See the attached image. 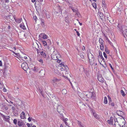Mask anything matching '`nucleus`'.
Masks as SVG:
<instances>
[{
    "mask_svg": "<svg viewBox=\"0 0 127 127\" xmlns=\"http://www.w3.org/2000/svg\"><path fill=\"white\" fill-rule=\"evenodd\" d=\"M88 56L90 64L91 65H93L95 63L94 56L90 53L88 54Z\"/></svg>",
    "mask_w": 127,
    "mask_h": 127,
    "instance_id": "nucleus-1",
    "label": "nucleus"
},
{
    "mask_svg": "<svg viewBox=\"0 0 127 127\" xmlns=\"http://www.w3.org/2000/svg\"><path fill=\"white\" fill-rule=\"evenodd\" d=\"M122 21L121 20L119 21L117 27L119 28V31L121 32V33L123 34L124 36L125 37V36L124 34V32H123V30L124 26L122 23Z\"/></svg>",
    "mask_w": 127,
    "mask_h": 127,
    "instance_id": "nucleus-2",
    "label": "nucleus"
},
{
    "mask_svg": "<svg viewBox=\"0 0 127 127\" xmlns=\"http://www.w3.org/2000/svg\"><path fill=\"white\" fill-rule=\"evenodd\" d=\"M86 95L89 98H92L93 99H94L95 98V94L93 92H87L86 93Z\"/></svg>",
    "mask_w": 127,
    "mask_h": 127,
    "instance_id": "nucleus-3",
    "label": "nucleus"
},
{
    "mask_svg": "<svg viewBox=\"0 0 127 127\" xmlns=\"http://www.w3.org/2000/svg\"><path fill=\"white\" fill-rule=\"evenodd\" d=\"M21 67L26 71H27L29 68L28 64L26 63L22 64Z\"/></svg>",
    "mask_w": 127,
    "mask_h": 127,
    "instance_id": "nucleus-4",
    "label": "nucleus"
},
{
    "mask_svg": "<svg viewBox=\"0 0 127 127\" xmlns=\"http://www.w3.org/2000/svg\"><path fill=\"white\" fill-rule=\"evenodd\" d=\"M57 111L60 114H61V112H64V107L62 105H58L57 108Z\"/></svg>",
    "mask_w": 127,
    "mask_h": 127,
    "instance_id": "nucleus-5",
    "label": "nucleus"
},
{
    "mask_svg": "<svg viewBox=\"0 0 127 127\" xmlns=\"http://www.w3.org/2000/svg\"><path fill=\"white\" fill-rule=\"evenodd\" d=\"M62 68L63 69V70H62L61 73L63 74V75H66L68 74L69 72L68 69H66V68H63V67Z\"/></svg>",
    "mask_w": 127,
    "mask_h": 127,
    "instance_id": "nucleus-6",
    "label": "nucleus"
},
{
    "mask_svg": "<svg viewBox=\"0 0 127 127\" xmlns=\"http://www.w3.org/2000/svg\"><path fill=\"white\" fill-rule=\"evenodd\" d=\"M1 116H2L4 120L7 122L8 120L9 119V116H5V115H3L2 114L0 113V114Z\"/></svg>",
    "mask_w": 127,
    "mask_h": 127,
    "instance_id": "nucleus-7",
    "label": "nucleus"
},
{
    "mask_svg": "<svg viewBox=\"0 0 127 127\" xmlns=\"http://www.w3.org/2000/svg\"><path fill=\"white\" fill-rule=\"evenodd\" d=\"M117 113L118 115L122 117H123L125 115L124 113L122 111H117Z\"/></svg>",
    "mask_w": 127,
    "mask_h": 127,
    "instance_id": "nucleus-8",
    "label": "nucleus"
},
{
    "mask_svg": "<svg viewBox=\"0 0 127 127\" xmlns=\"http://www.w3.org/2000/svg\"><path fill=\"white\" fill-rule=\"evenodd\" d=\"M97 78L99 82L102 83L103 82L104 80L101 75H98Z\"/></svg>",
    "mask_w": 127,
    "mask_h": 127,
    "instance_id": "nucleus-9",
    "label": "nucleus"
},
{
    "mask_svg": "<svg viewBox=\"0 0 127 127\" xmlns=\"http://www.w3.org/2000/svg\"><path fill=\"white\" fill-rule=\"evenodd\" d=\"M18 125L19 127L22 126L24 127V126H26L24 124V122L22 121H19L18 122Z\"/></svg>",
    "mask_w": 127,
    "mask_h": 127,
    "instance_id": "nucleus-10",
    "label": "nucleus"
},
{
    "mask_svg": "<svg viewBox=\"0 0 127 127\" xmlns=\"http://www.w3.org/2000/svg\"><path fill=\"white\" fill-rule=\"evenodd\" d=\"M59 66L60 67L63 66L64 67H63V68H66V69H68V68L67 66L66 65H64V63H61L59 65Z\"/></svg>",
    "mask_w": 127,
    "mask_h": 127,
    "instance_id": "nucleus-11",
    "label": "nucleus"
},
{
    "mask_svg": "<svg viewBox=\"0 0 127 127\" xmlns=\"http://www.w3.org/2000/svg\"><path fill=\"white\" fill-rule=\"evenodd\" d=\"M99 14L100 18L103 20L104 17V15L103 13H102L100 12Z\"/></svg>",
    "mask_w": 127,
    "mask_h": 127,
    "instance_id": "nucleus-12",
    "label": "nucleus"
},
{
    "mask_svg": "<svg viewBox=\"0 0 127 127\" xmlns=\"http://www.w3.org/2000/svg\"><path fill=\"white\" fill-rule=\"evenodd\" d=\"M59 80H59V79L56 78H54V79H53L52 80V83L53 84V85H54L56 84L55 82H56L58 81Z\"/></svg>",
    "mask_w": 127,
    "mask_h": 127,
    "instance_id": "nucleus-13",
    "label": "nucleus"
},
{
    "mask_svg": "<svg viewBox=\"0 0 127 127\" xmlns=\"http://www.w3.org/2000/svg\"><path fill=\"white\" fill-rule=\"evenodd\" d=\"M77 124L79 127H85L84 125H83L80 121H77Z\"/></svg>",
    "mask_w": 127,
    "mask_h": 127,
    "instance_id": "nucleus-14",
    "label": "nucleus"
},
{
    "mask_svg": "<svg viewBox=\"0 0 127 127\" xmlns=\"http://www.w3.org/2000/svg\"><path fill=\"white\" fill-rule=\"evenodd\" d=\"M14 19L16 22L18 23H20L22 20V19L21 18H19L17 19L15 17H14Z\"/></svg>",
    "mask_w": 127,
    "mask_h": 127,
    "instance_id": "nucleus-15",
    "label": "nucleus"
},
{
    "mask_svg": "<svg viewBox=\"0 0 127 127\" xmlns=\"http://www.w3.org/2000/svg\"><path fill=\"white\" fill-rule=\"evenodd\" d=\"M107 122L109 124H111L113 123V118L112 117H111L110 118L109 120H108L107 121Z\"/></svg>",
    "mask_w": 127,
    "mask_h": 127,
    "instance_id": "nucleus-16",
    "label": "nucleus"
},
{
    "mask_svg": "<svg viewBox=\"0 0 127 127\" xmlns=\"http://www.w3.org/2000/svg\"><path fill=\"white\" fill-rule=\"evenodd\" d=\"M94 117L97 119H99L100 118V117L96 113H94L93 114Z\"/></svg>",
    "mask_w": 127,
    "mask_h": 127,
    "instance_id": "nucleus-17",
    "label": "nucleus"
},
{
    "mask_svg": "<svg viewBox=\"0 0 127 127\" xmlns=\"http://www.w3.org/2000/svg\"><path fill=\"white\" fill-rule=\"evenodd\" d=\"M20 27L24 30H26V28L23 23H22L20 25Z\"/></svg>",
    "mask_w": 127,
    "mask_h": 127,
    "instance_id": "nucleus-18",
    "label": "nucleus"
},
{
    "mask_svg": "<svg viewBox=\"0 0 127 127\" xmlns=\"http://www.w3.org/2000/svg\"><path fill=\"white\" fill-rule=\"evenodd\" d=\"M33 71L35 72H36L38 71V67L36 66H34L33 68H32Z\"/></svg>",
    "mask_w": 127,
    "mask_h": 127,
    "instance_id": "nucleus-19",
    "label": "nucleus"
},
{
    "mask_svg": "<svg viewBox=\"0 0 127 127\" xmlns=\"http://www.w3.org/2000/svg\"><path fill=\"white\" fill-rule=\"evenodd\" d=\"M25 113L24 112H22L21 114L20 117L21 119H24L25 118Z\"/></svg>",
    "mask_w": 127,
    "mask_h": 127,
    "instance_id": "nucleus-20",
    "label": "nucleus"
},
{
    "mask_svg": "<svg viewBox=\"0 0 127 127\" xmlns=\"http://www.w3.org/2000/svg\"><path fill=\"white\" fill-rule=\"evenodd\" d=\"M40 20L41 22V25L42 27H44V20L42 19H40Z\"/></svg>",
    "mask_w": 127,
    "mask_h": 127,
    "instance_id": "nucleus-21",
    "label": "nucleus"
},
{
    "mask_svg": "<svg viewBox=\"0 0 127 127\" xmlns=\"http://www.w3.org/2000/svg\"><path fill=\"white\" fill-rule=\"evenodd\" d=\"M2 108L4 111L7 110L8 109V108L6 105L3 106V107H2Z\"/></svg>",
    "mask_w": 127,
    "mask_h": 127,
    "instance_id": "nucleus-22",
    "label": "nucleus"
},
{
    "mask_svg": "<svg viewBox=\"0 0 127 127\" xmlns=\"http://www.w3.org/2000/svg\"><path fill=\"white\" fill-rule=\"evenodd\" d=\"M40 54L44 58H45L46 57V55L45 52L43 51L40 52Z\"/></svg>",
    "mask_w": 127,
    "mask_h": 127,
    "instance_id": "nucleus-23",
    "label": "nucleus"
},
{
    "mask_svg": "<svg viewBox=\"0 0 127 127\" xmlns=\"http://www.w3.org/2000/svg\"><path fill=\"white\" fill-rule=\"evenodd\" d=\"M104 102L105 104H107L108 103L107 99L106 96H105L104 97Z\"/></svg>",
    "mask_w": 127,
    "mask_h": 127,
    "instance_id": "nucleus-24",
    "label": "nucleus"
},
{
    "mask_svg": "<svg viewBox=\"0 0 127 127\" xmlns=\"http://www.w3.org/2000/svg\"><path fill=\"white\" fill-rule=\"evenodd\" d=\"M108 104L110 105L112 107H114L115 106V104L113 102H110L108 103Z\"/></svg>",
    "mask_w": 127,
    "mask_h": 127,
    "instance_id": "nucleus-25",
    "label": "nucleus"
},
{
    "mask_svg": "<svg viewBox=\"0 0 127 127\" xmlns=\"http://www.w3.org/2000/svg\"><path fill=\"white\" fill-rule=\"evenodd\" d=\"M57 9L59 12H60L61 13H62V9L61 7L59 6L58 7H57Z\"/></svg>",
    "mask_w": 127,
    "mask_h": 127,
    "instance_id": "nucleus-26",
    "label": "nucleus"
},
{
    "mask_svg": "<svg viewBox=\"0 0 127 127\" xmlns=\"http://www.w3.org/2000/svg\"><path fill=\"white\" fill-rule=\"evenodd\" d=\"M102 6L103 7V8H104L105 9H106V5L105 3V2L103 1L102 4Z\"/></svg>",
    "mask_w": 127,
    "mask_h": 127,
    "instance_id": "nucleus-27",
    "label": "nucleus"
},
{
    "mask_svg": "<svg viewBox=\"0 0 127 127\" xmlns=\"http://www.w3.org/2000/svg\"><path fill=\"white\" fill-rule=\"evenodd\" d=\"M99 41L100 44H103L104 41L101 38H100L99 39Z\"/></svg>",
    "mask_w": 127,
    "mask_h": 127,
    "instance_id": "nucleus-28",
    "label": "nucleus"
},
{
    "mask_svg": "<svg viewBox=\"0 0 127 127\" xmlns=\"http://www.w3.org/2000/svg\"><path fill=\"white\" fill-rule=\"evenodd\" d=\"M38 91L43 96V95L42 93L43 91L42 90V89H38Z\"/></svg>",
    "mask_w": 127,
    "mask_h": 127,
    "instance_id": "nucleus-29",
    "label": "nucleus"
},
{
    "mask_svg": "<svg viewBox=\"0 0 127 127\" xmlns=\"http://www.w3.org/2000/svg\"><path fill=\"white\" fill-rule=\"evenodd\" d=\"M124 35L125 36V35L127 37V29H126L124 31Z\"/></svg>",
    "mask_w": 127,
    "mask_h": 127,
    "instance_id": "nucleus-30",
    "label": "nucleus"
},
{
    "mask_svg": "<svg viewBox=\"0 0 127 127\" xmlns=\"http://www.w3.org/2000/svg\"><path fill=\"white\" fill-rule=\"evenodd\" d=\"M106 40H107L109 43L110 44L111 46H113V44L109 40L108 38L107 37H106Z\"/></svg>",
    "mask_w": 127,
    "mask_h": 127,
    "instance_id": "nucleus-31",
    "label": "nucleus"
},
{
    "mask_svg": "<svg viewBox=\"0 0 127 127\" xmlns=\"http://www.w3.org/2000/svg\"><path fill=\"white\" fill-rule=\"evenodd\" d=\"M92 5L95 9H96V3L95 2L93 3L92 4Z\"/></svg>",
    "mask_w": 127,
    "mask_h": 127,
    "instance_id": "nucleus-32",
    "label": "nucleus"
},
{
    "mask_svg": "<svg viewBox=\"0 0 127 127\" xmlns=\"http://www.w3.org/2000/svg\"><path fill=\"white\" fill-rule=\"evenodd\" d=\"M15 116H16L18 114V112L16 111H14L12 112Z\"/></svg>",
    "mask_w": 127,
    "mask_h": 127,
    "instance_id": "nucleus-33",
    "label": "nucleus"
},
{
    "mask_svg": "<svg viewBox=\"0 0 127 127\" xmlns=\"http://www.w3.org/2000/svg\"><path fill=\"white\" fill-rule=\"evenodd\" d=\"M42 42L44 46H47V43L46 41H42Z\"/></svg>",
    "mask_w": 127,
    "mask_h": 127,
    "instance_id": "nucleus-34",
    "label": "nucleus"
},
{
    "mask_svg": "<svg viewBox=\"0 0 127 127\" xmlns=\"http://www.w3.org/2000/svg\"><path fill=\"white\" fill-rule=\"evenodd\" d=\"M120 92H121V94L123 96H125V94L124 92V91H123V90H121V91Z\"/></svg>",
    "mask_w": 127,
    "mask_h": 127,
    "instance_id": "nucleus-35",
    "label": "nucleus"
},
{
    "mask_svg": "<svg viewBox=\"0 0 127 127\" xmlns=\"http://www.w3.org/2000/svg\"><path fill=\"white\" fill-rule=\"evenodd\" d=\"M62 92L63 94H65L66 93V90L65 89L63 90Z\"/></svg>",
    "mask_w": 127,
    "mask_h": 127,
    "instance_id": "nucleus-36",
    "label": "nucleus"
},
{
    "mask_svg": "<svg viewBox=\"0 0 127 127\" xmlns=\"http://www.w3.org/2000/svg\"><path fill=\"white\" fill-rule=\"evenodd\" d=\"M72 10L73 11V12L77 13V12L78 9H75L73 8L72 9Z\"/></svg>",
    "mask_w": 127,
    "mask_h": 127,
    "instance_id": "nucleus-37",
    "label": "nucleus"
},
{
    "mask_svg": "<svg viewBox=\"0 0 127 127\" xmlns=\"http://www.w3.org/2000/svg\"><path fill=\"white\" fill-rule=\"evenodd\" d=\"M105 51L106 52V53L107 54H108L110 53V52L109 51V50L106 48H105Z\"/></svg>",
    "mask_w": 127,
    "mask_h": 127,
    "instance_id": "nucleus-38",
    "label": "nucleus"
},
{
    "mask_svg": "<svg viewBox=\"0 0 127 127\" xmlns=\"http://www.w3.org/2000/svg\"><path fill=\"white\" fill-rule=\"evenodd\" d=\"M68 17H66L65 18V21L67 23H68V22H69L68 19Z\"/></svg>",
    "mask_w": 127,
    "mask_h": 127,
    "instance_id": "nucleus-39",
    "label": "nucleus"
},
{
    "mask_svg": "<svg viewBox=\"0 0 127 127\" xmlns=\"http://www.w3.org/2000/svg\"><path fill=\"white\" fill-rule=\"evenodd\" d=\"M17 120L16 119H14L13 120V123L15 125H16L17 124Z\"/></svg>",
    "mask_w": 127,
    "mask_h": 127,
    "instance_id": "nucleus-40",
    "label": "nucleus"
},
{
    "mask_svg": "<svg viewBox=\"0 0 127 127\" xmlns=\"http://www.w3.org/2000/svg\"><path fill=\"white\" fill-rule=\"evenodd\" d=\"M99 56H100V57L102 59V60L103 61L104 60V58L103 57V56H102V55H100V53L99 52Z\"/></svg>",
    "mask_w": 127,
    "mask_h": 127,
    "instance_id": "nucleus-41",
    "label": "nucleus"
},
{
    "mask_svg": "<svg viewBox=\"0 0 127 127\" xmlns=\"http://www.w3.org/2000/svg\"><path fill=\"white\" fill-rule=\"evenodd\" d=\"M47 36L45 34H44L42 36V38L43 39H46L47 38Z\"/></svg>",
    "mask_w": 127,
    "mask_h": 127,
    "instance_id": "nucleus-42",
    "label": "nucleus"
},
{
    "mask_svg": "<svg viewBox=\"0 0 127 127\" xmlns=\"http://www.w3.org/2000/svg\"><path fill=\"white\" fill-rule=\"evenodd\" d=\"M38 61H39L40 63H41V64H43V60L41 59H40L39 60H38Z\"/></svg>",
    "mask_w": 127,
    "mask_h": 127,
    "instance_id": "nucleus-43",
    "label": "nucleus"
},
{
    "mask_svg": "<svg viewBox=\"0 0 127 127\" xmlns=\"http://www.w3.org/2000/svg\"><path fill=\"white\" fill-rule=\"evenodd\" d=\"M84 72L86 74V75L87 76H88L89 75V74L88 73V72L87 70H84Z\"/></svg>",
    "mask_w": 127,
    "mask_h": 127,
    "instance_id": "nucleus-44",
    "label": "nucleus"
},
{
    "mask_svg": "<svg viewBox=\"0 0 127 127\" xmlns=\"http://www.w3.org/2000/svg\"><path fill=\"white\" fill-rule=\"evenodd\" d=\"M103 54L104 56V57H105V58H107V55H106V53L105 52H104L103 53Z\"/></svg>",
    "mask_w": 127,
    "mask_h": 127,
    "instance_id": "nucleus-45",
    "label": "nucleus"
},
{
    "mask_svg": "<svg viewBox=\"0 0 127 127\" xmlns=\"http://www.w3.org/2000/svg\"><path fill=\"white\" fill-rule=\"evenodd\" d=\"M40 49L39 50L38 49H36V50L37 51V52L38 54H39V53H40L41 52H40Z\"/></svg>",
    "mask_w": 127,
    "mask_h": 127,
    "instance_id": "nucleus-46",
    "label": "nucleus"
},
{
    "mask_svg": "<svg viewBox=\"0 0 127 127\" xmlns=\"http://www.w3.org/2000/svg\"><path fill=\"white\" fill-rule=\"evenodd\" d=\"M46 17L47 18H49L50 17V16L48 14H46Z\"/></svg>",
    "mask_w": 127,
    "mask_h": 127,
    "instance_id": "nucleus-47",
    "label": "nucleus"
},
{
    "mask_svg": "<svg viewBox=\"0 0 127 127\" xmlns=\"http://www.w3.org/2000/svg\"><path fill=\"white\" fill-rule=\"evenodd\" d=\"M33 19L36 21L37 20V18L36 16H34L33 17Z\"/></svg>",
    "mask_w": 127,
    "mask_h": 127,
    "instance_id": "nucleus-48",
    "label": "nucleus"
},
{
    "mask_svg": "<svg viewBox=\"0 0 127 127\" xmlns=\"http://www.w3.org/2000/svg\"><path fill=\"white\" fill-rule=\"evenodd\" d=\"M11 109L12 110V112H13V111H15V108L14 107L12 106V107L11 108Z\"/></svg>",
    "mask_w": 127,
    "mask_h": 127,
    "instance_id": "nucleus-49",
    "label": "nucleus"
},
{
    "mask_svg": "<svg viewBox=\"0 0 127 127\" xmlns=\"http://www.w3.org/2000/svg\"><path fill=\"white\" fill-rule=\"evenodd\" d=\"M32 118H31L30 117H29L28 119V120L29 122H30L31 121V120H32Z\"/></svg>",
    "mask_w": 127,
    "mask_h": 127,
    "instance_id": "nucleus-50",
    "label": "nucleus"
},
{
    "mask_svg": "<svg viewBox=\"0 0 127 127\" xmlns=\"http://www.w3.org/2000/svg\"><path fill=\"white\" fill-rule=\"evenodd\" d=\"M108 100H109V102L108 103H109L110 102H112L111 98L110 97H109Z\"/></svg>",
    "mask_w": 127,
    "mask_h": 127,
    "instance_id": "nucleus-51",
    "label": "nucleus"
},
{
    "mask_svg": "<svg viewBox=\"0 0 127 127\" xmlns=\"http://www.w3.org/2000/svg\"><path fill=\"white\" fill-rule=\"evenodd\" d=\"M27 125L28 127H31V126L30 124L29 123H27Z\"/></svg>",
    "mask_w": 127,
    "mask_h": 127,
    "instance_id": "nucleus-52",
    "label": "nucleus"
},
{
    "mask_svg": "<svg viewBox=\"0 0 127 127\" xmlns=\"http://www.w3.org/2000/svg\"><path fill=\"white\" fill-rule=\"evenodd\" d=\"M6 89L5 88H4L3 89V91L4 92H5L6 91Z\"/></svg>",
    "mask_w": 127,
    "mask_h": 127,
    "instance_id": "nucleus-53",
    "label": "nucleus"
},
{
    "mask_svg": "<svg viewBox=\"0 0 127 127\" xmlns=\"http://www.w3.org/2000/svg\"><path fill=\"white\" fill-rule=\"evenodd\" d=\"M109 66H110L111 68L113 70V68L112 66V65H111V64H109Z\"/></svg>",
    "mask_w": 127,
    "mask_h": 127,
    "instance_id": "nucleus-54",
    "label": "nucleus"
},
{
    "mask_svg": "<svg viewBox=\"0 0 127 127\" xmlns=\"http://www.w3.org/2000/svg\"><path fill=\"white\" fill-rule=\"evenodd\" d=\"M76 33H77V35L78 36H79L80 35V33H79V32L78 31H76Z\"/></svg>",
    "mask_w": 127,
    "mask_h": 127,
    "instance_id": "nucleus-55",
    "label": "nucleus"
},
{
    "mask_svg": "<svg viewBox=\"0 0 127 127\" xmlns=\"http://www.w3.org/2000/svg\"><path fill=\"white\" fill-rule=\"evenodd\" d=\"M27 35V34H24V38H26V36Z\"/></svg>",
    "mask_w": 127,
    "mask_h": 127,
    "instance_id": "nucleus-56",
    "label": "nucleus"
},
{
    "mask_svg": "<svg viewBox=\"0 0 127 127\" xmlns=\"http://www.w3.org/2000/svg\"><path fill=\"white\" fill-rule=\"evenodd\" d=\"M61 62V60H58L57 61V62L58 63H60Z\"/></svg>",
    "mask_w": 127,
    "mask_h": 127,
    "instance_id": "nucleus-57",
    "label": "nucleus"
},
{
    "mask_svg": "<svg viewBox=\"0 0 127 127\" xmlns=\"http://www.w3.org/2000/svg\"><path fill=\"white\" fill-rule=\"evenodd\" d=\"M68 120V119L67 118H65V119H64L63 121L64 122H66Z\"/></svg>",
    "mask_w": 127,
    "mask_h": 127,
    "instance_id": "nucleus-58",
    "label": "nucleus"
},
{
    "mask_svg": "<svg viewBox=\"0 0 127 127\" xmlns=\"http://www.w3.org/2000/svg\"><path fill=\"white\" fill-rule=\"evenodd\" d=\"M69 8H70L72 10V9L73 8V7L71 6H69Z\"/></svg>",
    "mask_w": 127,
    "mask_h": 127,
    "instance_id": "nucleus-59",
    "label": "nucleus"
},
{
    "mask_svg": "<svg viewBox=\"0 0 127 127\" xmlns=\"http://www.w3.org/2000/svg\"><path fill=\"white\" fill-rule=\"evenodd\" d=\"M7 100V101L9 103H11L12 104H14V103H13V102H12L11 101H10L9 102V101H8L7 100Z\"/></svg>",
    "mask_w": 127,
    "mask_h": 127,
    "instance_id": "nucleus-60",
    "label": "nucleus"
},
{
    "mask_svg": "<svg viewBox=\"0 0 127 127\" xmlns=\"http://www.w3.org/2000/svg\"><path fill=\"white\" fill-rule=\"evenodd\" d=\"M70 83L71 84V86H72V89H74V88L73 86V85H72V84L70 82Z\"/></svg>",
    "mask_w": 127,
    "mask_h": 127,
    "instance_id": "nucleus-61",
    "label": "nucleus"
},
{
    "mask_svg": "<svg viewBox=\"0 0 127 127\" xmlns=\"http://www.w3.org/2000/svg\"><path fill=\"white\" fill-rule=\"evenodd\" d=\"M67 4L68 5H71V3H70L69 1H68V2H67Z\"/></svg>",
    "mask_w": 127,
    "mask_h": 127,
    "instance_id": "nucleus-62",
    "label": "nucleus"
},
{
    "mask_svg": "<svg viewBox=\"0 0 127 127\" xmlns=\"http://www.w3.org/2000/svg\"><path fill=\"white\" fill-rule=\"evenodd\" d=\"M5 2L8 3L9 1V0H5Z\"/></svg>",
    "mask_w": 127,
    "mask_h": 127,
    "instance_id": "nucleus-63",
    "label": "nucleus"
},
{
    "mask_svg": "<svg viewBox=\"0 0 127 127\" xmlns=\"http://www.w3.org/2000/svg\"><path fill=\"white\" fill-rule=\"evenodd\" d=\"M100 49L101 50H103L104 49V47H100Z\"/></svg>",
    "mask_w": 127,
    "mask_h": 127,
    "instance_id": "nucleus-64",
    "label": "nucleus"
}]
</instances>
